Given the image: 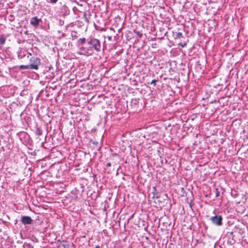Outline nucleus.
Listing matches in <instances>:
<instances>
[{
	"mask_svg": "<svg viewBox=\"0 0 248 248\" xmlns=\"http://www.w3.org/2000/svg\"><path fill=\"white\" fill-rule=\"evenodd\" d=\"M41 21V19L40 18H38L37 17L34 16L31 18L30 23L32 26L37 27Z\"/></svg>",
	"mask_w": 248,
	"mask_h": 248,
	"instance_id": "obj_5",
	"label": "nucleus"
},
{
	"mask_svg": "<svg viewBox=\"0 0 248 248\" xmlns=\"http://www.w3.org/2000/svg\"><path fill=\"white\" fill-rule=\"evenodd\" d=\"M100 248V246L97 245L95 246V247L94 248Z\"/></svg>",
	"mask_w": 248,
	"mask_h": 248,
	"instance_id": "obj_19",
	"label": "nucleus"
},
{
	"mask_svg": "<svg viewBox=\"0 0 248 248\" xmlns=\"http://www.w3.org/2000/svg\"><path fill=\"white\" fill-rule=\"evenodd\" d=\"M58 0H50V2L52 3H55L57 2Z\"/></svg>",
	"mask_w": 248,
	"mask_h": 248,
	"instance_id": "obj_16",
	"label": "nucleus"
},
{
	"mask_svg": "<svg viewBox=\"0 0 248 248\" xmlns=\"http://www.w3.org/2000/svg\"><path fill=\"white\" fill-rule=\"evenodd\" d=\"M23 247V248H33V246H32L30 243H27L26 242L24 243Z\"/></svg>",
	"mask_w": 248,
	"mask_h": 248,
	"instance_id": "obj_8",
	"label": "nucleus"
},
{
	"mask_svg": "<svg viewBox=\"0 0 248 248\" xmlns=\"http://www.w3.org/2000/svg\"><path fill=\"white\" fill-rule=\"evenodd\" d=\"M21 221L24 225H29L31 224L32 219L30 217L23 216L21 217Z\"/></svg>",
	"mask_w": 248,
	"mask_h": 248,
	"instance_id": "obj_4",
	"label": "nucleus"
},
{
	"mask_svg": "<svg viewBox=\"0 0 248 248\" xmlns=\"http://www.w3.org/2000/svg\"><path fill=\"white\" fill-rule=\"evenodd\" d=\"M5 42V38L3 36L0 37V45H3Z\"/></svg>",
	"mask_w": 248,
	"mask_h": 248,
	"instance_id": "obj_10",
	"label": "nucleus"
},
{
	"mask_svg": "<svg viewBox=\"0 0 248 248\" xmlns=\"http://www.w3.org/2000/svg\"><path fill=\"white\" fill-rule=\"evenodd\" d=\"M87 46H81L79 48L80 54L90 56L96 52H100L101 46L99 40L94 38H89L87 39Z\"/></svg>",
	"mask_w": 248,
	"mask_h": 248,
	"instance_id": "obj_1",
	"label": "nucleus"
},
{
	"mask_svg": "<svg viewBox=\"0 0 248 248\" xmlns=\"http://www.w3.org/2000/svg\"><path fill=\"white\" fill-rule=\"evenodd\" d=\"M182 47H184L186 46V43H180L179 44Z\"/></svg>",
	"mask_w": 248,
	"mask_h": 248,
	"instance_id": "obj_15",
	"label": "nucleus"
},
{
	"mask_svg": "<svg viewBox=\"0 0 248 248\" xmlns=\"http://www.w3.org/2000/svg\"><path fill=\"white\" fill-rule=\"evenodd\" d=\"M108 40L111 41L112 37L111 36H108Z\"/></svg>",
	"mask_w": 248,
	"mask_h": 248,
	"instance_id": "obj_18",
	"label": "nucleus"
},
{
	"mask_svg": "<svg viewBox=\"0 0 248 248\" xmlns=\"http://www.w3.org/2000/svg\"><path fill=\"white\" fill-rule=\"evenodd\" d=\"M137 35L139 37H141L142 36V34L141 33H140V31H137L136 32Z\"/></svg>",
	"mask_w": 248,
	"mask_h": 248,
	"instance_id": "obj_14",
	"label": "nucleus"
},
{
	"mask_svg": "<svg viewBox=\"0 0 248 248\" xmlns=\"http://www.w3.org/2000/svg\"><path fill=\"white\" fill-rule=\"evenodd\" d=\"M20 69H31V64L29 65H21L19 66Z\"/></svg>",
	"mask_w": 248,
	"mask_h": 248,
	"instance_id": "obj_7",
	"label": "nucleus"
},
{
	"mask_svg": "<svg viewBox=\"0 0 248 248\" xmlns=\"http://www.w3.org/2000/svg\"><path fill=\"white\" fill-rule=\"evenodd\" d=\"M36 134L40 136L42 134V130L40 128L37 127L36 130Z\"/></svg>",
	"mask_w": 248,
	"mask_h": 248,
	"instance_id": "obj_9",
	"label": "nucleus"
},
{
	"mask_svg": "<svg viewBox=\"0 0 248 248\" xmlns=\"http://www.w3.org/2000/svg\"><path fill=\"white\" fill-rule=\"evenodd\" d=\"M212 223L217 226H221L222 224V217L220 216L216 215L210 218Z\"/></svg>",
	"mask_w": 248,
	"mask_h": 248,
	"instance_id": "obj_3",
	"label": "nucleus"
},
{
	"mask_svg": "<svg viewBox=\"0 0 248 248\" xmlns=\"http://www.w3.org/2000/svg\"><path fill=\"white\" fill-rule=\"evenodd\" d=\"M183 37V35L182 32H177L176 34V38H181Z\"/></svg>",
	"mask_w": 248,
	"mask_h": 248,
	"instance_id": "obj_11",
	"label": "nucleus"
},
{
	"mask_svg": "<svg viewBox=\"0 0 248 248\" xmlns=\"http://www.w3.org/2000/svg\"><path fill=\"white\" fill-rule=\"evenodd\" d=\"M86 42H87V39L85 38H80L78 40V46L80 47L81 46H83L82 45Z\"/></svg>",
	"mask_w": 248,
	"mask_h": 248,
	"instance_id": "obj_6",
	"label": "nucleus"
},
{
	"mask_svg": "<svg viewBox=\"0 0 248 248\" xmlns=\"http://www.w3.org/2000/svg\"><path fill=\"white\" fill-rule=\"evenodd\" d=\"M157 81V80L156 79H153L152 80V81L150 82L151 84H152L154 85V86H155L156 85V82Z\"/></svg>",
	"mask_w": 248,
	"mask_h": 248,
	"instance_id": "obj_12",
	"label": "nucleus"
},
{
	"mask_svg": "<svg viewBox=\"0 0 248 248\" xmlns=\"http://www.w3.org/2000/svg\"><path fill=\"white\" fill-rule=\"evenodd\" d=\"M220 195V191L218 190V189H216V197H217Z\"/></svg>",
	"mask_w": 248,
	"mask_h": 248,
	"instance_id": "obj_13",
	"label": "nucleus"
},
{
	"mask_svg": "<svg viewBox=\"0 0 248 248\" xmlns=\"http://www.w3.org/2000/svg\"><path fill=\"white\" fill-rule=\"evenodd\" d=\"M31 66V69L37 70L38 66L40 64V59L36 57H32L30 59Z\"/></svg>",
	"mask_w": 248,
	"mask_h": 248,
	"instance_id": "obj_2",
	"label": "nucleus"
},
{
	"mask_svg": "<svg viewBox=\"0 0 248 248\" xmlns=\"http://www.w3.org/2000/svg\"><path fill=\"white\" fill-rule=\"evenodd\" d=\"M107 166L108 167H110L111 166V163H108L107 164Z\"/></svg>",
	"mask_w": 248,
	"mask_h": 248,
	"instance_id": "obj_17",
	"label": "nucleus"
}]
</instances>
